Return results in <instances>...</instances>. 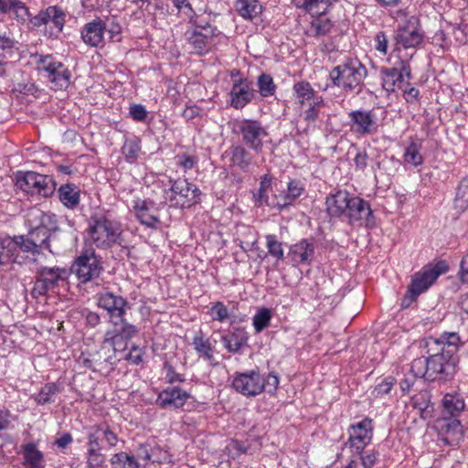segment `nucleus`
<instances>
[{"label": "nucleus", "instance_id": "393cba45", "mask_svg": "<svg viewBox=\"0 0 468 468\" xmlns=\"http://www.w3.org/2000/svg\"><path fill=\"white\" fill-rule=\"evenodd\" d=\"M289 256L296 264L310 263L314 257V246L307 239H302L291 246Z\"/></svg>", "mask_w": 468, "mask_h": 468}, {"label": "nucleus", "instance_id": "39448f33", "mask_svg": "<svg viewBox=\"0 0 468 468\" xmlns=\"http://www.w3.org/2000/svg\"><path fill=\"white\" fill-rule=\"evenodd\" d=\"M393 17L399 23L395 37L398 50L414 48L422 41V34L419 28V19L402 9L397 10Z\"/></svg>", "mask_w": 468, "mask_h": 468}, {"label": "nucleus", "instance_id": "c9c22d12", "mask_svg": "<svg viewBox=\"0 0 468 468\" xmlns=\"http://www.w3.org/2000/svg\"><path fill=\"white\" fill-rule=\"evenodd\" d=\"M193 346L197 353L206 360H214L213 347L208 339L204 338L202 332L197 334L193 338Z\"/></svg>", "mask_w": 468, "mask_h": 468}, {"label": "nucleus", "instance_id": "72a5a7b5", "mask_svg": "<svg viewBox=\"0 0 468 468\" xmlns=\"http://www.w3.org/2000/svg\"><path fill=\"white\" fill-rule=\"evenodd\" d=\"M47 9H52L49 17H47V26L50 27V36H58L63 29L65 24V14L57 6H48Z\"/></svg>", "mask_w": 468, "mask_h": 468}, {"label": "nucleus", "instance_id": "a878e982", "mask_svg": "<svg viewBox=\"0 0 468 468\" xmlns=\"http://www.w3.org/2000/svg\"><path fill=\"white\" fill-rule=\"evenodd\" d=\"M230 165L243 172H248L253 162L252 154L243 146H232L229 150Z\"/></svg>", "mask_w": 468, "mask_h": 468}, {"label": "nucleus", "instance_id": "dca6fc26", "mask_svg": "<svg viewBox=\"0 0 468 468\" xmlns=\"http://www.w3.org/2000/svg\"><path fill=\"white\" fill-rule=\"evenodd\" d=\"M348 443L352 451L356 453L363 452L367 445H368L373 436L372 420L365 418L361 421L353 424L348 430Z\"/></svg>", "mask_w": 468, "mask_h": 468}, {"label": "nucleus", "instance_id": "20e7f679", "mask_svg": "<svg viewBox=\"0 0 468 468\" xmlns=\"http://www.w3.org/2000/svg\"><path fill=\"white\" fill-rule=\"evenodd\" d=\"M367 74L366 67L357 59H347L335 67L329 74L333 84L345 91L358 89Z\"/></svg>", "mask_w": 468, "mask_h": 468}, {"label": "nucleus", "instance_id": "c756f323", "mask_svg": "<svg viewBox=\"0 0 468 468\" xmlns=\"http://www.w3.org/2000/svg\"><path fill=\"white\" fill-rule=\"evenodd\" d=\"M293 91L296 99L302 107H305L306 103L320 98L311 84L307 81H299L293 85Z\"/></svg>", "mask_w": 468, "mask_h": 468}, {"label": "nucleus", "instance_id": "7c9ffc66", "mask_svg": "<svg viewBox=\"0 0 468 468\" xmlns=\"http://www.w3.org/2000/svg\"><path fill=\"white\" fill-rule=\"evenodd\" d=\"M236 10L245 19H252L262 11V6L258 0H238Z\"/></svg>", "mask_w": 468, "mask_h": 468}, {"label": "nucleus", "instance_id": "bf43d9fd", "mask_svg": "<svg viewBox=\"0 0 468 468\" xmlns=\"http://www.w3.org/2000/svg\"><path fill=\"white\" fill-rule=\"evenodd\" d=\"M395 384V378H392V377H388V378H386L385 379H383L380 383H378L372 394L375 396V397H381V396H384L386 394H388L392 387L394 386Z\"/></svg>", "mask_w": 468, "mask_h": 468}, {"label": "nucleus", "instance_id": "338daca9", "mask_svg": "<svg viewBox=\"0 0 468 468\" xmlns=\"http://www.w3.org/2000/svg\"><path fill=\"white\" fill-rule=\"evenodd\" d=\"M279 386V377L277 374L271 372L270 373L266 378H264V388H267L269 393H273L276 391Z\"/></svg>", "mask_w": 468, "mask_h": 468}, {"label": "nucleus", "instance_id": "4d7b16f0", "mask_svg": "<svg viewBox=\"0 0 468 468\" xmlns=\"http://www.w3.org/2000/svg\"><path fill=\"white\" fill-rule=\"evenodd\" d=\"M60 63L61 62L57 61L51 55L39 56L37 60L38 70L46 71L48 75L52 74V72L56 70L57 65Z\"/></svg>", "mask_w": 468, "mask_h": 468}, {"label": "nucleus", "instance_id": "de8ad7c7", "mask_svg": "<svg viewBox=\"0 0 468 468\" xmlns=\"http://www.w3.org/2000/svg\"><path fill=\"white\" fill-rule=\"evenodd\" d=\"M192 13L193 15L189 16V23L194 27V29L202 30V32H207V29H217L210 24L209 14H197L194 11Z\"/></svg>", "mask_w": 468, "mask_h": 468}, {"label": "nucleus", "instance_id": "cd10ccee", "mask_svg": "<svg viewBox=\"0 0 468 468\" xmlns=\"http://www.w3.org/2000/svg\"><path fill=\"white\" fill-rule=\"evenodd\" d=\"M465 407L464 401L460 394L447 393L444 395L442 399V410L449 414L451 419H456V417L463 410Z\"/></svg>", "mask_w": 468, "mask_h": 468}, {"label": "nucleus", "instance_id": "f257e3e1", "mask_svg": "<svg viewBox=\"0 0 468 468\" xmlns=\"http://www.w3.org/2000/svg\"><path fill=\"white\" fill-rule=\"evenodd\" d=\"M98 306L107 312L110 323L114 326L113 331L106 332L102 342V349L114 353L115 341L118 336L128 339L137 333L136 327L124 318L128 302L120 295L105 291L98 294Z\"/></svg>", "mask_w": 468, "mask_h": 468}, {"label": "nucleus", "instance_id": "f3484780", "mask_svg": "<svg viewBox=\"0 0 468 468\" xmlns=\"http://www.w3.org/2000/svg\"><path fill=\"white\" fill-rule=\"evenodd\" d=\"M22 250L16 236L2 239L0 242V265L8 263L31 265L28 261L30 258L22 252Z\"/></svg>", "mask_w": 468, "mask_h": 468}, {"label": "nucleus", "instance_id": "e433bc0d", "mask_svg": "<svg viewBox=\"0 0 468 468\" xmlns=\"http://www.w3.org/2000/svg\"><path fill=\"white\" fill-rule=\"evenodd\" d=\"M35 218L38 219V223L35 226L36 228L48 233L57 234L58 229L57 226L56 216L54 214L45 213L37 209L35 211Z\"/></svg>", "mask_w": 468, "mask_h": 468}, {"label": "nucleus", "instance_id": "412c9836", "mask_svg": "<svg viewBox=\"0 0 468 468\" xmlns=\"http://www.w3.org/2000/svg\"><path fill=\"white\" fill-rule=\"evenodd\" d=\"M230 105L237 109L244 108L255 96L251 83L247 80L235 81L230 90Z\"/></svg>", "mask_w": 468, "mask_h": 468}, {"label": "nucleus", "instance_id": "aec40b11", "mask_svg": "<svg viewBox=\"0 0 468 468\" xmlns=\"http://www.w3.org/2000/svg\"><path fill=\"white\" fill-rule=\"evenodd\" d=\"M133 203L135 217L140 223L148 228L155 229L160 220L154 202L149 199H137Z\"/></svg>", "mask_w": 468, "mask_h": 468}, {"label": "nucleus", "instance_id": "4468645a", "mask_svg": "<svg viewBox=\"0 0 468 468\" xmlns=\"http://www.w3.org/2000/svg\"><path fill=\"white\" fill-rule=\"evenodd\" d=\"M71 271L76 273L80 282L85 283L98 278L102 271V267L92 251L80 256L72 264Z\"/></svg>", "mask_w": 468, "mask_h": 468}, {"label": "nucleus", "instance_id": "a211bd4d", "mask_svg": "<svg viewBox=\"0 0 468 468\" xmlns=\"http://www.w3.org/2000/svg\"><path fill=\"white\" fill-rule=\"evenodd\" d=\"M233 388L244 396H256L264 389V378L258 371L239 374L232 382Z\"/></svg>", "mask_w": 468, "mask_h": 468}, {"label": "nucleus", "instance_id": "603ef678", "mask_svg": "<svg viewBox=\"0 0 468 468\" xmlns=\"http://www.w3.org/2000/svg\"><path fill=\"white\" fill-rule=\"evenodd\" d=\"M258 87L261 96L268 97L274 94L276 85L269 74H261L258 78Z\"/></svg>", "mask_w": 468, "mask_h": 468}, {"label": "nucleus", "instance_id": "f704fd0d", "mask_svg": "<svg viewBox=\"0 0 468 468\" xmlns=\"http://www.w3.org/2000/svg\"><path fill=\"white\" fill-rule=\"evenodd\" d=\"M97 443L106 442L110 447L116 445L118 437L108 426H100L88 437Z\"/></svg>", "mask_w": 468, "mask_h": 468}, {"label": "nucleus", "instance_id": "052dcab7", "mask_svg": "<svg viewBox=\"0 0 468 468\" xmlns=\"http://www.w3.org/2000/svg\"><path fill=\"white\" fill-rule=\"evenodd\" d=\"M228 454L235 459L247 452V447L237 440L231 441L226 447Z\"/></svg>", "mask_w": 468, "mask_h": 468}, {"label": "nucleus", "instance_id": "423d86ee", "mask_svg": "<svg viewBox=\"0 0 468 468\" xmlns=\"http://www.w3.org/2000/svg\"><path fill=\"white\" fill-rule=\"evenodd\" d=\"M120 225L105 217L91 218L89 227V238L99 249H109L119 243Z\"/></svg>", "mask_w": 468, "mask_h": 468}, {"label": "nucleus", "instance_id": "c85d7f7f", "mask_svg": "<svg viewBox=\"0 0 468 468\" xmlns=\"http://www.w3.org/2000/svg\"><path fill=\"white\" fill-rule=\"evenodd\" d=\"M58 194L59 200L68 208H75L80 203V191L73 184L62 185Z\"/></svg>", "mask_w": 468, "mask_h": 468}, {"label": "nucleus", "instance_id": "0e129e2a", "mask_svg": "<svg viewBox=\"0 0 468 468\" xmlns=\"http://www.w3.org/2000/svg\"><path fill=\"white\" fill-rule=\"evenodd\" d=\"M130 114L133 120L143 122L147 117V111L145 110L144 106L141 104H135L130 108Z\"/></svg>", "mask_w": 468, "mask_h": 468}, {"label": "nucleus", "instance_id": "3c124183", "mask_svg": "<svg viewBox=\"0 0 468 468\" xmlns=\"http://www.w3.org/2000/svg\"><path fill=\"white\" fill-rule=\"evenodd\" d=\"M271 319V312L268 308L261 309L253 316V326L256 332L260 333L269 326Z\"/></svg>", "mask_w": 468, "mask_h": 468}, {"label": "nucleus", "instance_id": "f03ea898", "mask_svg": "<svg viewBox=\"0 0 468 468\" xmlns=\"http://www.w3.org/2000/svg\"><path fill=\"white\" fill-rule=\"evenodd\" d=\"M326 210L331 217L341 218L349 224L369 222L372 210L367 201L358 197H350L346 191H337L326 198Z\"/></svg>", "mask_w": 468, "mask_h": 468}, {"label": "nucleus", "instance_id": "4c0bfd02", "mask_svg": "<svg viewBox=\"0 0 468 468\" xmlns=\"http://www.w3.org/2000/svg\"><path fill=\"white\" fill-rule=\"evenodd\" d=\"M303 184L297 180H292L288 183V195L280 197L279 208L283 209L291 206L303 192Z\"/></svg>", "mask_w": 468, "mask_h": 468}, {"label": "nucleus", "instance_id": "ddd939ff", "mask_svg": "<svg viewBox=\"0 0 468 468\" xmlns=\"http://www.w3.org/2000/svg\"><path fill=\"white\" fill-rule=\"evenodd\" d=\"M459 345L460 337L456 333H443L441 335V374L454 371L458 361L456 353Z\"/></svg>", "mask_w": 468, "mask_h": 468}, {"label": "nucleus", "instance_id": "09e8293b", "mask_svg": "<svg viewBox=\"0 0 468 468\" xmlns=\"http://www.w3.org/2000/svg\"><path fill=\"white\" fill-rule=\"evenodd\" d=\"M426 365V370L423 373V377L427 380L434 381L439 377V371L436 369L437 361H436V356H431L429 358L426 359H418L414 361V366L417 365Z\"/></svg>", "mask_w": 468, "mask_h": 468}, {"label": "nucleus", "instance_id": "4be33fe9", "mask_svg": "<svg viewBox=\"0 0 468 468\" xmlns=\"http://www.w3.org/2000/svg\"><path fill=\"white\" fill-rule=\"evenodd\" d=\"M190 394L177 387L164 389L157 397L156 404L162 408L178 409L185 405Z\"/></svg>", "mask_w": 468, "mask_h": 468}, {"label": "nucleus", "instance_id": "c03bdc74", "mask_svg": "<svg viewBox=\"0 0 468 468\" xmlns=\"http://www.w3.org/2000/svg\"><path fill=\"white\" fill-rule=\"evenodd\" d=\"M58 392V387L55 383H48L35 396V400L40 405L51 403Z\"/></svg>", "mask_w": 468, "mask_h": 468}, {"label": "nucleus", "instance_id": "6ab92c4d", "mask_svg": "<svg viewBox=\"0 0 468 468\" xmlns=\"http://www.w3.org/2000/svg\"><path fill=\"white\" fill-rule=\"evenodd\" d=\"M186 34H188L187 38L189 44L197 54H205L207 52L217 44L216 39L219 42L226 38L218 29H207V32L193 29L192 31H187Z\"/></svg>", "mask_w": 468, "mask_h": 468}, {"label": "nucleus", "instance_id": "2f4dec72", "mask_svg": "<svg viewBox=\"0 0 468 468\" xmlns=\"http://www.w3.org/2000/svg\"><path fill=\"white\" fill-rule=\"evenodd\" d=\"M101 445L88 439L87 468H102L105 455L101 452Z\"/></svg>", "mask_w": 468, "mask_h": 468}, {"label": "nucleus", "instance_id": "7ed1b4c3", "mask_svg": "<svg viewBox=\"0 0 468 468\" xmlns=\"http://www.w3.org/2000/svg\"><path fill=\"white\" fill-rule=\"evenodd\" d=\"M22 247V252L30 258V264H40L45 254L43 250H48L52 254H58L62 249V244L59 242L58 234L48 233L36 227L28 232L27 235L16 236Z\"/></svg>", "mask_w": 468, "mask_h": 468}, {"label": "nucleus", "instance_id": "9d476101", "mask_svg": "<svg viewBox=\"0 0 468 468\" xmlns=\"http://www.w3.org/2000/svg\"><path fill=\"white\" fill-rule=\"evenodd\" d=\"M439 276V262L432 267L425 266L420 271L414 274L408 291L401 300V307L408 308L418 296L424 292L436 281Z\"/></svg>", "mask_w": 468, "mask_h": 468}, {"label": "nucleus", "instance_id": "bb28decb", "mask_svg": "<svg viewBox=\"0 0 468 468\" xmlns=\"http://www.w3.org/2000/svg\"><path fill=\"white\" fill-rule=\"evenodd\" d=\"M24 458L23 465L26 468H44V453L37 449L35 443L29 442L22 446Z\"/></svg>", "mask_w": 468, "mask_h": 468}, {"label": "nucleus", "instance_id": "a18cd8bd", "mask_svg": "<svg viewBox=\"0 0 468 468\" xmlns=\"http://www.w3.org/2000/svg\"><path fill=\"white\" fill-rule=\"evenodd\" d=\"M330 5V0H303L301 5L313 16L324 15Z\"/></svg>", "mask_w": 468, "mask_h": 468}, {"label": "nucleus", "instance_id": "1a4fd4ad", "mask_svg": "<svg viewBox=\"0 0 468 468\" xmlns=\"http://www.w3.org/2000/svg\"><path fill=\"white\" fill-rule=\"evenodd\" d=\"M16 186L25 193L42 197H48L55 190V184L49 176L32 171L18 172Z\"/></svg>", "mask_w": 468, "mask_h": 468}, {"label": "nucleus", "instance_id": "680f3d73", "mask_svg": "<svg viewBox=\"0 0 468 468\" xmlns=\"http://www.w3.org/2000/svg\"><path fill=\"white\" fill-rule=\"evenodd\" d=\"M210 315L214 320L223 322L229 317V312L221 302H217L210 310Z\"/></svg>", "mask_w": 468, "mask_h": 468}, {"label": "nucleus", "instance_id": "6e6d98bb", "mask_svg": "<svg viewBox=\"0 0 468 468\" xmlns=\"http://www.w3.org/2000/svg\"><path fill=\"white\" fill-rule=\"evenodd\" d=\"M224 347L230 353H237L243 346L242 339L239 335L232 333L221 337Z\"/></svg>", "mask_w": 468, "mask_h": 468}, {"label": "nucleus", "instance_id": "f8f14e48", "mask_svg": "<svg viewBox=\"0 0 468 468\" xmlns=\"http://www.w3.org/2000/svg\"><path fill=\"white\" fill-rule=\"evenodd\" d=\"M243 144L256 153L263 148L268 133L261 123L255 120H242L238 124Z\"/></svg>", "mask_w": 468, "mask_h": 468}, {"label": "nucleus", "instance_id": "6e6552de", "mask_svg": "<svg viewBox=\"0 0 468 468\" xmlns=\"http://www.w3.org/2000/svg\"><path fill=\"white\" fill-rule=\"evenodd\" d=\"M165 193L170 206L181 208L190 207L198 203L201 195L197 186L182 178L173 181L170 189Z\"/></svg>", "mask_w": 468, "mask_h": 468}, {"label": "nucleus", "instance_id": "5701e85b", "mask_svg": "<svg viewBox=\"0 0 468 468\" xmlns=\"http://www.w3.org/2000/svg\"><path fill=\"white\" fill-rule=\"evenodd\" d=\"M105 29V24L101 19H94L84 26L81 32L82 39L90 47L102 46Z\"/></svg>", "mask_w": 468, "mask_h": 468}, {"label": "nucleus", "instance_id": "473e14b6", "mask_svg": "<svg viewBox=\"0 0 468 468\" xmlns=\"http://www.w3.org/2000/svg\"><path fill=\"white\" fill-rule=\"evenodd\" d=\"M381 75L382 86L387 91H394L396 88L402 89L403 82L401 81V73H399V69L394 68L383 69Z\"/></svg>", "mask_w": 468, "mask_h": 468}, {"label": "nucleus", "instance_id": "ea45409f", "mask_svg": "<svg viewBox=\"0 0 468 468\" xmlns=\"http://www.w3.org/2000/svg\"><path fill=\"white\" fill-rule=\"evenodd\" d=\"M271 186V178L269 175H264L261 178L260 188L254 194V198L258 206L267 205L272 206V202L269 201L268 190Z\"/></svg>", "mask_w": 468, "mask_h": 468}, {"label": "nucleus", "instance_id": "e2e57ef3", "mask_svg": "<svg viewBox=\"0 0 468 468\" xmlns=\"http://www.w3.org/2000/svg\"><path fill=\"white\" fill-rule=\"evenodd\" d=\"M104 24L106 27L105 31L108 32L110 38L112 41H119L120 35L122 32L121 26L118 23L114 22L113 20H112V21L108 20V21L104 22Z\"/></svg>", "mask_w": 468, "mask_h": 468}, {"label": "nucleus", "instance_id": "69168bd1", "mask_svg": "<svg viewBox=\"0 0 468 468\" xmlns=\"http://www.w3.org/2000/svg\"><path fill=\"white\" fill-rule=\"evenodd\" d=\"M356 455L361 461L364 468H371L377 461V454L374 452H367L366 454H362V452L356 453Z\"/></svg>", "mask_w": 468, "mask_h": 468}, {"label": "nucleus", "instance_id": "5fc2aeb1", "mask_svg": "<svg viewBox=\"0 0 468 468\" xmlns=\"http://www.w3.org/2000/svg\"><path fill=\"white\" fill-rule=\"evenodd\" d=\"M266 246L268 252L278 261H282L284 258L283 249L282 242L278 241L275 235L266 236Z\"/></svg>", "mask_w": 468, "mask_h": 468}, {"label": "nucleus", "instance_id": "79ce46f5", "mask_svg": "<svg viewBox=\"0 0 468 468\" xmlns=\"http://www.w3.org/2000/svg\"><path fill=\"white\" fill-rule=\"evenodd\" d=\"M404 163L412 166H418L422 164L423 158L420 152V144L411 142L405 149L403 154Z\"/></svg>", "mask_w": 468, "mask_h": 468}, {"label": "nucleus", "instance_id": "864d4df0", "mask_svg": "<svg viewBox=\"0 0 468 468\" xmlns=\"http://www.w3.org/2000/svg\"><path fill=\"white\" fill-rule=\"evenodd\" d=\"M140 149L139 142L136 139L126 140L122 148V152L127 162L133 163L138 157Z\"/></svg>", "mask_w": 468, "mask_h": 468}, {"label": "nucleus", "instance_id": "774afa93", "mask_svg": "<svg viewBox=\"0 0 468 468\" xmlns=\"http://www.w3.org/2000/svg\"><path fill=\"white\" fill-rule=\"evenodd\" d=\"M375 40H376V46H375L376 49L378 51L381 52L382 54H387V52H388V37L385 35V33L378 32L376 35Z\"/></svg>", "mask_w": 468, "mask_h": 468}, {"label": "nucleus", "instance_id": "13d9d810", "mask_svg": "<svg viewBox=\"0 0 468 468\" xmlns=\"http://www.w3.org/2000/svg\"><path fill=\"white\" fill-rule=\"evenodd\" d=\"M106 349H102V346L101 347L100 351L90 356V358H84L83 363L84 365L89 367L92 368L93 370H96V366H101L103 362L112 364V356L109 355L107 357H104L103 360L101 359V353L104 352Z\"/></svg>", "mask_w": 468, "mask_h": 468}, {"label": "nucleus", "instance_id": "58836bf2", "mask_svg": "<svg viewBox=\"0 0 468 468\" xmlns=\"http://www.w3.org/2000/svg\"><path fill=\"white\" fill-rule=\"evenodd\" d=\"M48 78L56 88L63 89L69 86L70 74L65 65L60 63L57 65V69L52 74L48 75Z\"/></svg>", "mask_w": 468, "mask_h": 468}, {"label": "nucleus", "instance_id": "2eb2a0df", "mask_svg": "<svg viewBox=\"0 0 468 468\" xmlns=\"http://www.w3.org/2000/svg\"><path fill=\"white\" fill-rule=\"evenodd\" d=\"M350 131L356 134H375L378 131V123L372 111L356 110L348 113Z\"/></svg>", "mask_w": 468, "mask_h": 468}, {"label": "nucleus", "instance_id": "9b49d317", "mask_svg": "<svg viewBox=\"0 0 468 468\" xmlns=\"http://www.w3.org/2000/svg\"><path fill=\"white\" fill-rule=\"evenodd\" d=\"M0 12L13 14L21 23L29 22L33 27L47 26V17H49L52 9L41 10L35 16H31L28 7L20 0H0Z\"/></svg>", "mask_w": 468, "mask_h": 468}, {"label": "nucleus", "instance_id": "0eeeda50", "mask_svg": "<svg viewBox=\"0 0 468 468\" xmlns=\"http://www.w3.org/2000/svg\"><path fill=\"white\" fill-rule=\"evenodd\" d=\"M69 275V270L60 267H40L36 274V281L31 292L34 298L46 295L54 291L60 282H65Z\"/></svg>", "mask_w": 468, "mask_h": 468}, {"label": "nucleus", "instance_id": "49530a36", "mask_svg": "<svg viewBox=\"0 0 468 468\" xmlns=\"http://www.w3.org/2000/svg\"><path fill=\"white\" fill-rule=\"evenodd\" d=\"M306 110L303 112V119L308 122H314L319 118V112L324 106V101L323 97L317 98L309 103H306Z\"/></svg>", "mask_w": 468, "mask_h": 468}, {"label": "nucleus", "instance_id": "37998d69", "mask_svg": "<svg viewBox=\"0 0 468 468\" xmlns=\"http://www.w3.org/2000/svg\"><path fill=\"white\" fill-rule=\"evenodd\" d=\"M111 463L113 468H138L139 464L133 455L121 452L115 453L111 458Z\"/></svg>", "mask_w": 468, "mask_h": 468}, {"label": "nucleus", "instance_id": "a19ab883", "mask_svg": "<svg viewBox=\"0 0 468 468\" xmlns=\"http://www.w3.org/2000/svg\"><path fill=\"white\" fill-rule=\"evenodd\" d=\"M455 208L464 211L468 208V175L462 179L454 198Z\"/></svg>", "mask_w": 468, "mask_h": 468}, {"label": "nucleus", "instance_id": "b1692460", "mask_svg": "<svg viewBox=\"0 0 468 468\" xmlns=\"http://www.w3.org/2000/svg\"><path fill=\"white\" fill-rule=\"evenodd\" d=\"M444 423L441 424V441L445 445L455 446L463 437V429L459 420L443 417Z\"/></svg>", "mask_w": 468, "mask_h": 468}, {"label": "nucleus", "instance_id": "8fccbe9b", "mask_svg": "<svg viewBox=\"0 0 468 468\" xmlns=\"http://www.w3.org/2000/svg\"><path fill=\"white\" fill-rule=\"evenodd\" d=\"M333 24L327 18H318L312 22L309 28L310 35L314 37H322L329 34Z\"/></svg>", "mask_w": 468, "mask_h": 468}]
</instances>
